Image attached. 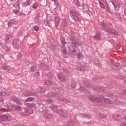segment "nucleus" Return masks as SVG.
Instances as JSON below:
<instances>
[{
    "label": "nucleus",
    "instance_id": "16",
    "mask_svg": "<svg viewBox=\"0 0 126 126\" xmlns=\"http://www.w3.org/2000/svg\"><path fill=\"white\" fill-rule=\"evenodd\" d=\"M67 24H68V21L66 19H63L62 21L63 26L65 27L66 26H67Z\"/></svg>",
    "mask_w": 126,
    "mask_h": 126
},
{
    "label": "nucleus",
    "instance_id": "57",
    "mask_svg": "<svg viewBox=\"0 0 126 126\" xmlns=\"http://www.w3.org/2000/svg\"><path fill=\"white\" fill-rule=\"evenodd\" d=\"M31 108H32L33 109H36V104L32 103L31 107Z\"/></svg>",
    "mask_w": 126,
    "mask_h": 126
},
{
    "label": "nucleus",
    "instance_id": "5",
    "mask_svg": "<svg viewBox=\"0 0 126 126\" xmlns=\"http://www.w3.org/2000/svg\"><path fill=\"white\" fill-rule=\"evenodd\" d=\"M69 54L70 57H74V56H76V54H77L76 49L73 47H70L69 49Z\"/></svg>",
    "mask_w": 126,
    "mask_h": 126
},
{
    "label": "nucleus",
    "instance_id": "35",
    "mask_svg": "<svg viewBox=\"0 0 126 126\" xmlns=\"http://www.w3.org/2000/svg\"><path fill=\"white\" fill-rule=\"evenodd\" d=\"M14 108L15 110H16V111H18V112H20V111L22 110V108H21L20 106H16Z\"/></svg>",
    "mask_w": 126,
    "mask_h": 126
},
{
    "label": "nucleus",
    "instance_id": "20",
    "mask_svg": "<svg viewBox=\"0 0 126 126\" xmlns=\"http://www.w3.org/2000/svg\"><path fill=\"white\" fill-rule=\"evenodd\" d=\"M51 109H52L53 112L57 113L58 112V107L55 105H51L50 106Z\"/></svg>",
    "mask_w": 126,
    "mask_h": 126
},
{
    "label": "nucleus",
    "instance_id": "59",
    "mask_svg": "<svg viewBox=\"0 0 126 126\" xmlns=\"http://www.w3.org/2000/svg\"><path fill=\"white\" fill-rule=\"evenodd\" d=\"M4 50H5V51H6V52H8V51H9V48L7 46H5L4 47Z\"/></svg>",
    "mask_w": 126,
    "mask_h": 126
},
{
    "label": "nucleus",
    "instance_id": "38",
    "mask_svg": "<svg viewBox=\"0 0 126 126\" xmlns=\"http://www.w3.org/2000/svg\"><path fill=\"white\" fill-rule=\"evenodd\" d=\"M96 117L98 119H102V118H104V115L98 114L96 115Z\"/></svg>",
    "mask_w": 126,
    "mask_h": 126
},
{
    "label": "nucleus",
    "instance_id": "18",
    "mask_svg": "<svg viewBox=\"0 0 126 126\" xmlns=\"http://www.w3.org/2000/svg\"><path fill=\"white\" fill-rule=\"evenodd\" d=\"M20 43V42L19 41H18V40H14V45H13L14 47L15 48H18L19 47Z\"/></svg>",
    "mask_w": 126,
    "mask_h": 126
},
{
    "label": "nucleus",
    "instance_id": "58",
    "mask_svg": "<svg viewBox=\"0 0 126 126\" xmlns=\"http://www.w3.org/2000/svg\"><path fill=\"white\" fill-rule=\"evenodd\" d=\"M71 86L72 88H75V87H76V85L75 84V83H72L71 85Z\"/></svg>",
    "mask_w": 126,
    "mask_h": 126
},
{
    "label": "nucleus",
    "instance_id": "52",
    "mask_svg": "<svg viewBox=\"0 0 126 126\" xmlns=\"http://www.w3.org/2000/svg\"><path fill=\"white\" fill-rule=\"evenodd\" d=\"M75 3L76 4V5H77V6H80V3H79L78 0H76V1H75Z\"/></svg>",
    "mask_w": 126,
    "mask_h": 126
},
{
    "label": "nucleus",
    "instance_id": "45",
    "mask_svg": "<svg viewBox=\"0 0 126 126\" xmlns=\"http://www.w3.org/2000/svg\"><path fill=\"white\" fill-rule=\"evenodd\" d=\"M79 90L80 91H84V92H86L87 91V90L84 88V87H81L79 89Z\"/></svg>",
    "mask_w": 126,
    "mask_h": 126
},
{
    "label": "nucleus",
    "instance_id": "29",
    "mask_svg": "<svg viewBox=\"0 0 126 126\" xmlns=\"http://www.w3.org/2000/svg\"><path fill=\"white\" fill-rule=\"evenodd\" d=\"M12 37L11 36V35H8L6 38V42L7 43H8L9 42H10L11 41V39Z\"/></svg>",
    "mask_w": 126,
    "mask_h": 126
},
{
    "label": "nucleus",
    "instance_id": "8",
    "mask_svg": "<svg viewBox=\"0 0 126 126\" xmlns=\"http://www.w3.org/2000/svg\"><path fill=\"white\" fill-rule=\"evenodd\" d=\"M40 16H41V14H40V13L36 14L34 18V22H35V23H39V22H40Z\"/></svg>",
    "mask_w": 126,
    "mask_h": 126
},
{
    "label": "nucleus",
    "instance_id": "33",
    "mask_svg": "<svg viewBox=\"0 0 126 126\" xmlns=\"http://www.w3.org/2000/svg\"><path fill=\"white\" fill-rule=\"evenodd\" d=\"M61 42L62 44V47H64V46L66 45V42H65V39L64 38H63L61 40Z\"/></svg>",
    "mask_w": 126,
    "mask_h": 126
},
{
    "label": "nucleus",
    "instance_id": "56",
    "mask_svg": "<svg viewBox=\"0 0 126 126\" xmlns=\"http://www.w3.org/2000/svg\"><path fill=\"white\" fill-rule=\"evenodd\" d=\"M34 30L35 31H39V27L35 26L34 27Z\"/></svg>",
    "mask_w": 126,
    "mask_h": 126
},
{
    "label": "nucleus",
    "instance_id": "55",
    "mask_svg": "<svg viewBox=\"0 0 126 126\" xmlns=\"http://www.w3.org/2000/svg\"><path fill=\"white\" fill-rule=\"evenodd\" d=\"M105 90V88L103 87H100L98 89V91H100V92H102V91H104Z\"/></svg>",
    "mask_w": 126,
    "mask_h": 126
},
{
    "label": "nucleus",
    "instance_id": "14",
    "mask_svg": "<svg viewBox=\"0 0 126 126\" xmlns=\"http://www.w3.org/2000/svg\"><path fill=\"white\" fill-rule=\"evenodd\" d=\"M37 90L38 92L40 93H44L45 91H46V89L45 88H42V87H39L37 88Z\"/></svg>",
    "mask_w": 126,
    "mask_h": 126
},
{
    "label": "nucleus",
    "instance_id": "23",
    "mask_svg": "<svg viewBox=\"0 0 126 126\" xmlns=\"http://www.w3.org/2000/svg\"><path fill=\"white\" fill-rule=\"evenodd\" d=\"M81 118L82 119H86L87 120L88 119H90L91 117L89 115L84 114V115L81 116Z\"/></svg>",
    "mask_w": 126,
    "mask_h": 126
},
{
    "label": "nucleus",
    "instance_id": "47",
    "mask_svg": "<svg viewBox=\"0 0 126 126\" xmlns=\"http://www.w3.org/2000/svg\"><path fill=\"white\" fill-rule=\"evenodd\" d=\"M31 70L32 72H34V71H37V68L36 67L33 66L31 68Z\"/></svg>",
    "mask_w": 126,
    "mask_h": 126
},
{
    "label": "nucleus",
    "instance_id": "25",
    "mask_svg": "<svg viewBox=\"0 0 126 126\" xmlns=\"http://www.w3.org/2000/svg\"><path fill=\"white\" fill-rule=\"evenodd\" d=\"M44 117L46 119H52V118H53V116L50 114L46 113L45 114H44Z\"/></svg>",
    "mask_w": 126,
    "mask_h": 126
},
{
    "label": "nucleus",
    "instance_id": "36",
    "mask_svg": "<svg viewBox=\"0 0 126 126\" xmlns=\"http://www.w3.org/2000/svg\"><path fill=\"white\" fill-rule=\"evenodd\" d=\"M50 49H51V50H53V51H55V50H57V47L56 46L53 45V44H51L49 46Z\"/></svg>",
    "mask_w": 126,
    "mask_h": 126
},
{
    "label": "nucleus",
    "instance_id": "11",
    "mask_svg": "<svg viewBox=\"0 0 126 126\" xmlns=\"http://www.w3.org/2000/svg\"><path fill=\"white\" fill-rule=\"evenodd\" d=\"M38 67H39L41 69H44V70L49 68V67L45 65V64H39L38 65Z\"/></svg>",
    "mask_w": 126,
    "mask_h": 126
},
{
    "label": "nucleus",
    "instance_id": "43",
    "mask_svg": "<svg viewBox=\"0 0 126 126\" xmlns=\"http://www.w3.org/2000/svg\"><path fill=\"white\" fill-rule=\"evenodd\" d=\"M54 5L56 6V8H59L60 7V3H59L58 1L54 2Z\"/></svg>",
    "mask_w": 126,
    "mask_h": 126
},
{
    "label": "nucleus",
    "instance_id": "19",
    "mask_svg": "<svg viewBox=\"0 0 126 126\" xmlns=\"http://www.w3.org/2000/svg\"><path fill=\"white\" fill-rule=\"evenodd\" d=\"M102 101H103V96L100 97H95V102H97V103H100V102H102Z\"/></svg>",
    "mask_w": 126,
    "mask_h": 126
},
{
    "label": "nucleus",
    "instance_id": "24",
    "mask_svg": "<svg viewBox=\"0 0 126 126\" xmlns=\"http://www.w3.org/2000/svg\"><path fill=\"white\" fill-rule=\"evenodd\" d=\"M88 13L89 14H95V11L92 8H90L88 10Z\"/></svg>",
    "mask_w": 126,
    "mask_h": 126
},
{
    "label": "nucleus",
    "instance_id": "53",
    "mask_svg": "<svg viewBox=\"0 0 126 126\" xmlns=\"http://www.w3.org/2000/svg\"><path fill=\"white\" fill-rule=\"evenodd\" d=\"M39 76H40V73H39V72H37L34 74L35 77H39Z\"/></svg>",
    "mask_w": 126,
    "mask_h": 126
},
{
    "label": "nucleus",
    "instance_id": "51",
    "mask_svg": "<svg viewBox=\"0 0 126 126\" xmlns=\"http://www.w3.org/2000/svg\"><path fill=\"white\" fill-rule=\"evenodd\" d=\"M13 107H14V105H13V104H10L8 105V108L9 109V110H11L12 109Z\"/></svg>",
    "mask_w": 126,
    "mask_h": 126
},
{
    "label": "nucleus",
    "instance_id": "42",
    "mask_svg": "<svg viewBox=\"0 0 126 126\" xmlns=\"http://www.w3.org/2000/svg\"><path fill=\"white\" fill-rule=\"evenodd\" d=\"M6 120L8 121H11L12 119V117H11L10 115H6Z\"/></svg>",
    "mask_w": 126,
    "mask_h": 126
},
{
    "label": "nucleus",
    "instance_id": "32",
    "mask_svg": "<svg viewBox=\"0 0 126 126\" xmlns=\"http://www.w3.org/2000/svg\"><path fill=\"white\" fill-rule=\"evenodd\" d=\"M62 52L63 54H66L67 53V50H66V48L64 47H62Z\"/></svg>",
    "mask_w": 126,
    "mask_h": 126
},
{
    "label": "nucleus",
    "instance_id": "46",
    "mask_svg": "<svg viewBox=\"0 0 126 126\" xmlns=\"http://www.w3.org/2000/svg\"><path fill=\"white\" fill-rule=\"evenodd\" d=\"M68 126H73L74 125V123L73 121H69L68 122Z\"/></svg>",
    "mask_w": 126,
    "mask_h": 126
},
{
    "label": "nucleus",
    "instance_id": "28",
    "mask_svg": "<svg viewBox=\"0 0 126 126\" xmlns=\"http://www.w3.org/2000/svg\"><path fill=\"white\" fill-rule=\"evenodd\" d=\"M63 71L65 73V74H66L67 76H70V73H69V71H68V70L64 69H63Z\"/></svg>",
    "mask_w": 126,
    "mask_h": 126
},
{
    "label": "nucleus",
    "instance_id": "54",
    "mask_svg": "<svg viewBox=\"0 0 126 126\" xmlns=\"http://www.w3.org/2000/svg\"><path fill=\"white\" fill-rule=\"evenodd\" d=\"M0 111H2V112H8V110H7V109H6L5 108H1V109H0Z\"/></svg>",
    "mask_w": 126,
    "mask_h": 126
},
{
    "label": "nucleus",
    "instance_id": "41",
    "mask_svg": "<svg viewBox=\"0 0 126 126\" xmlns=\"http://www.w3.org/2000/svg\"><path fill=\"white\" fill-rule=\"evenodd\" d=\"M2 69L4 70H6V71H10V69L7 67L6 66H2Z\"/></svg>",
    "mask_w": 126,
    "mask_h": 126
},
{
    "label": "nucleus",
    "instance_id": "7",
    "mask_svg": "<svg viewBox=\"0 0 126 126\" xmlns=\"http://www.w3.org/2000/svg\"><path fill=\"white\" fill-rule=\"evenodd\" d=\"M101 8L103 9H105L106 11H110V8L109 7V5L106 3H103V2H99Z\"/></svg>",
    "mask_w": 126,
    "mask_h": 126
},
{
    "label": "nucleus",
    "instance_id": "2",
    "mask_svg": "<svg viewBox=\"0 0 126 126\" xmlns=\"http://www.w3.org/2000/svg\"><path fill=\"white\" fill-rule=\"evenodd\" d=\"M70 16L76 22H80V20L78 18V13L76 11L71 10Z\"/></svg>",
    "mask_w": 126,
    "mask_h": 126
},
{
    "label": "nucleus",
    "instance_id": "49",
    "mask_svg": "<svg viewBox=\"0 0 126 126\" xmlns=\"http://www.w3.org/2000/svg\"><path fill=\"white\" fill-rule=\"evenodd\" d=\"M57 97V98L60 97V96H61V94H54L53 95H52L51 97Z\"/></svg>",
    "mask_w": 126,
    "mask_h": 126
},
{
    "label": "nucleus",
    "instance_id": "4",
    "mask_svg": "<svg viewBox=\"0 0 126 126\" xmlns=\"http://www.w3.org/2000/svg\"><path fill=\"white\" fill-rule=\"evenodd\" d=\"M24 96H37L38 94L35 92H32L31 91H26L23 93Z\"/></svg>",
    "mask_w": 126,
    "mask_h": 126
},
{
    "label": "nucleus",
    "instance_id": "3",
    "mask_svg": "<svg viewBox=\"0 0 126 126\" xmlns=\"http://www.w3.org/2000/svg\"><path fill=\"white\" fill-rule=\"evenodd\" d=\"M71 40H72L73 46L75 48H76L77 46H79L80 47L82 46V42H81L79 39H76L75 37H73V38H71Z\"/></svg>",
    "mask_w": 126,
    "mask_h": 126
},
{
    "label": "nucleus",
    "instance_id": "63",
    "mask_svg": "<svg viewBox=\"0 0 126 126\" xmlns=\"http://www.w3.org/2000/svg\"><path fill=\"white\" fill-rule=\"evenodd\" d=\"M83 7L85 9L88 8V6H87V5H86V4H84L83 5Z\"/></svg>",
    "mask_w": 126,
    "mask_h": 126
},
{
    "label": "nucleus",
    "instance_id": "30",
    "mask_svg": "<svg viewBox=\"0 0 126 126\" xmlns=\"http://www.w3.org/2000/svg\"><path fill=\"white\" fill-rule=\"evenodd\" d=\"M34 99L33 97H30L27 99H26L25 100V102H32V101H34Z\"/></svg>",
    "mask_w": 126,
    "mask_h": 126
},
{
    "label": "nucleus",
    "instance_id": "44",
    "mask_svg": "<svg viewBox=\"0 0 126 126\" xmlns=\"http://www.w3.org/2000/svg\"><path fill=\"white\" fill-rule=\"evenodd\" d=\"M39 6V3H35L32 6L34 9H37V8Z\"/></svg>",
    "mask_w": 126,
    "mask_h": 126
},
{
    "label": "nucleus",
    "instance_id": "21",
    "mask_svg": "<svg viewBox=\"0 0 126 126\" xmlns=\"http://www.w3.org/2000/svg\"><path fill=\"white\" fill-rule=\"evenodd\" d=\"M94 39L95 40H100L101 39V34L100 33H97L94 37Z\"/></svg>",
    "mask_w": 126,
    "mask_h": 126
},
{
    "label": "nucleus",
    "instance_id": "6",
    "mask_svg": "<svg viewBox=\"0 0 126 126\" xmlns=\"http://www.w3.org/2000/svg\"><path fill=\"white\" fill-rule=\"evenodd\" d=\"M110 1L114 5L115 10L116 11H118V10H119V8H120V3L116 1V0H110Z\"/></svg>",
    "mask_w": 126,
    "mask_h": 126
},
{
    "label": "nucleus",
    "instance_id": "50",
    "mask_svg": "<svg viewBox=\"0 0 126 126\" xmlns=\"http://www.w3.org/2000/svg\"><path fill=\"white\" fill-rule=\"evenodd\" d=\"M15 102L18 105H21V101H20V100L19 99H16Z\"/></svg>",
    "mask_w": 126,
    "mask_h": 126
},
{
    "label": "nucleus",
    "instance_id": "27",
    "mask_svg": "<svg viewBox=\"0 0 126 126\" xmlns=\"http://www.w3.org/2000/svg\"><path fill=\"white\" fill-rule=\"evenodd\" d=\"M77 57L78 59H80V60H82L84 58L83 55H82V54H81V53H79L77 54Z\"/></svg>",
    "mask_w": 126,
    "mask_h": 126
},
{
    "label": "nucleus",
    "instance_id": "13",
    "mask_svg": "<svg viewBox=\"0 0 126 126\" xmlns=\"http://www.w3.org/2000/svg\"><path fill=\"white\" fill-rule=\"evenodd\" d=\"M56 113L59 115V116H63V117H66V116H67L66 113L63 112V111H62V110H58Z\"/></svg>",
    "mask_w": 126,
    "mask_h": 126
},
{
    "label": "nucleus",
    "instance_id": "31",
    "mask_svg": "<svg viewBox=\"0 0 126 126\" xmlns=\"http://www.w3.org/2000/svg\"><path fill=\"white\" fill-rule=\"evenodd\" d=\"M44 84L45 85H52V82L50 80H47L44 81Z\"/></svg>",
    "mask_w": 126,
    "mask_h": 126
},
{
    "label": "nucleus",
    "instance_id": "60",
    "mask_svg": "<svg viewBox=\"0 0 126 126\" xmlns=\"http://www.w3.org/2000/svg\"><path fill=\"white\" fill-rule=\"evenodd\" d=\"M47 76L49 77V78H51V77H53V75L51 73H48L47 74Z\"/></svg>",
    "mask_w": 126,
    "mask_h": 126
},
{
    "label": "nucleus",
    "instance_id": "15",
    "mask_svg": "<svg viewBox=\"0 0 126 126\" xmlns=\"http://www.w3.org/2000/svg\"><path fill=\"white\" fill-rule=\"evenodd\" d=\"M16 23V20H15V19H12L8 23V26L9 27H11V26H12L13 24H15Z\"/></svg>",
    "mask_w": 126,
    "mask_h": 126
},
{
    "label": "nucleus",
    "instance_id": "17",
    "mask_svg": "<svg viewBox=\"0 0 126 126\" xmlns=\"http://www.w3.org/2000/svg\"><path fill=\"white\" fill-rule=\"evenodd\" d=\"M102 99H103V102L107 103V104H112V101H111L109 98H105V97L102 96Z\"/></svg>",
    "mask_w": 126,
    "mask_h": 126
},
{
    "label": "nucleus",
    "instance_id": "48",
    "mask_svg": "<svg viewBox=\"0 0 126 126\" xmlns=\"http://www.w3.org/2000/svg\"><path fill=\"white\" fill-rule=\"evenodd\" d=\"M32 1H33V0H29L26 2V4H27V5H30V4L32 3Z\"/></svg>",
    "mask_w": 126,
    "mask_h": 126
},
{
    "label": "nucleus",
    "instance_id": "39",
    "mask_svg": "<svg viewBox=\"0 0 126 126\" xmlns=\"http://www.w3.org/2000/svg\"><path fill=\"white\" fill-rule=\"evenodd\" d=\"M1 121H6V115H2L0 118Z\"/></svg>",
    "mask_w": 126,
    "mask_h": 126
},
{
    "label": "nucleus",
    "instance_id": "1",
    "mask_svg": "<svg viewBox=\"0 0 126 126\" xmlns=\"http://www.w3.org/2000/svg\"><path fill=\"white\" fill-rule=\"evenodd\" d=\"M102 28H104L107 31L109 34H113V35H114L115 36H119L120 34L117 32L115 30L110 29L107 26V25H105L103 23H102Z\"/></svg>",
    "mask_w": 126,
    "mask_h": 126
},
{
    "label": "nucleus",
    "instance_id": "37",
    "mask_svg": "<svg viewBox=\"0 0 126 126\" xmlns=\"http://www.w3.org/2000/svg\"><path fill=\"white\" fill-rule=\"evenodd\" d=\"M113 117L116 120H121V116L118 114L114 115Z\"/></svg>",
    "mask_w": 126,
    "mask_h": 126
},
{
    "label": "nucleus",
    "instance_id": "64",
    "mask_svg": "<svg viewBox=\"0 0 126 126\" xmlns=\"http://www.w3.org/2000/svg\"><path fill=\"white\" fill-rule=\"evenodd\" d=\"M121 125L122 126H126V123H122V124H121Z\"/></svg>",
    "mask_w": 126,
    "mask_h": 126
},
{
    "label": "nucleus",
    "instance_id": "26",
    "mask_svg": "<svg viewBox=\"0 0 126 126\" xmlns=\"http://www.w3.org/2000/svg\"><path fill=\"white\" fill-rule=\"evenodd\" d=\"M58 79L60 80V81H64L65 80V79L63 77V75L62 74L58 75Z\"/></svg>",
    "mask_w": 126,
    "mask_h": 126
},
{
    "label": "nucleus",
    "instance_id": "40",
    "mask_svg": "<svg viewBox=\"0 0 126 126\" xmlns=\"http://www.w3.org/2000/svg\"><path fill=\"white\" fill-rule=\"evenodd\" d=\"M78 70H80L81 71H84V70H85V67L79 66L78 67Z\"/></svg>",
    "mask_w": 126,
    "mask_h": 126
},
{
    "label": "nucleus",
    "instance_id": "62",
    "mask_svg": "<svg viewBox=\"0 0 126 126\" xmlns=\"http://www.w3.org/2000/svg\"><path fill=\"white\" fill-rule=\"evenodd\" d=\"M32 103H26V105L28 108H31Z\"/></svg>",
    "mask_w": 126,
    "mask_h": 126
},
{
    "label": "nucleus",
    "instance_id": "34",
    "mask_svg": "<svg viewBox=\"0 0 126 126\" xmlns=\"http://www.w3.org/2000/svg\"><path fill=\"white\" fill-rule=\"evenodd\" d=\"M34 113V111L32 109H28L27 108V114H28V116L29 115V114H33Z\"/></svg>",
    "mask_w": 126,
    "mask_h": 126
},
{
    "label": "nucleus",
    "instance_id": "10",
    "mask_svg": "<svg viewBox=\"0 0 126 126\" xmlns=\"http://www.w3.org/2000/svg\"><path fill=\"white\" fill-rule=\"evenodd\" d=\"M20 116L22 117H25L26 116H28L27 114V108H24V112H22L20 113Z\"/></svg>",
    "mask_w": 126,
    "mask_h": 126
},
{
    "label": "nucleus",
    "instance_id": "9",
    "mask_svg": "<svg viewBox=\"0 0 126 126\" xmlns=\"http://www.w3.org/2000/svg\"><path fill=\"white\" fill-rule=\"evenodd\" d=\"M11 95V93H10V92H0V96H3V97H6V96H10Z\"/></svg>",
    "mask_w": 126,
    "mask_h": 126
},
{
    "label": "nucleus",
    "instance_id": "12",
    "mask_svg": "<svg viewBox=\"0 0 126 126\" xmlns=\"http://www.w3.org/2000/svg\"><path fill=\"white\" fill-rule=\"evenodd\" d=\"M54 22L55 23V26L56 28H57L58 26H59V25L60 24V19H59L58 17H55L54 19Z\"/></svg>",
    "mask_w": 126,
    "mask_h": 126
},
{
    "label": "nucleus",
    "instance_id": "61",
    "mask_svg": "<svg viewBox=\"0 0 126 126\" xmlns=\"http://www.w3.org/2000/svg\"><path fill=\"white\" fill-rule=\"evenodd\" d=\"M44 24L45 25H49V24H50V22L49 21H48V20H45L44 21Z\"/></svg>",
    "mask_w": 126,
    "mask_h": 126
},
{
    "label": "nucleus",
    "instance_id": "22",
    "mask_svg": "<svg viewBox=\"0 0 126 126\" xmlns=\"http://www.w3.org/2000/svg\"><path fill=\"white\" fill-rule=\"evenodd\" d=\"M96 97L93 96V95H90L89 96V99L91 102H95Z\"/></svg>",
    "mask_w": 126,
    "mask_h": 126
}]
</instances>
